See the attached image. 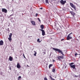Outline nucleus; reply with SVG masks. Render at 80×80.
Wrapping results in <instances>:
<instances>
[{"mask_svg":"<svg viewBox=\"0 0 80 80\" xmlns=\"http://www.w3.org/2000/svg\"><path fill=\"white\" fill-rule=\"evenodd\" d=\"M52 49L55 50V51H56V52H58V53H61L62 55L64 56V54H63V52L61 51L60 49L55 48H53Z\"/></svg>","mask_w":80,"mask_h":80,"instance_id":"nucleus-1","label":"nucleus"},{"mask_svg":"<svg viewBox=\"0 0 80 80\" xmlns=\"http://www.w3.org/2000/svg\"><path fill=\"white\" fill-rule=\"evenodd\" d=\"M71 34H72V32H71V33L69 34L68 36L67 37V40H69V39H72V37L70 36V35H71Z\"/></svg>","mask_w":80,"mask_h":80,"instance_id":"nucleus-2","label":"nucleus"},{"mask_svg":"<svg viewBox=\"0 0 80 80\" xmlns=\"http://www.w3.org/2000/svg\"><path fill=\"white\" fill-rule=\"evenodd\" d=\"M70 6H71V7L72 8H74V9L75 10H76L77 9H76V7H75V6L73 5V3L70 2Z\"/></svg>","mask_w":80,"mask_h":80,"instance_id":"nucleus-3","label":"nucleus"},{"mask_svg":"<svg viewBox=\"0 0 80 80\" xmlns=\"http://www.w3.org/2000/svg\"><path fill=\"white\" fill-rule=\"evenodd\" d=\"M73 62H72L70 64H69V65H70V66L71 68H72L75 69V66L74 65H73L74 64Z\"/></svg>","mask_w":80,"mask_h":80,"instance_id":"nucleus-4","label":"nucleus"},{"mask_svg":"<svg viewBox=\"0 0 80 80\" xmlns=\"http://www.w3.org/2000/svg\"><path fill=\"white\" fill-rule=\"evenodd\" d=\"M58 58L59 61H61V59H63V56H58Z\"/></svg>","mask_w":80,"mask_h":80,"instance_id":"nucleus-5","label":"nucleus"},{"mask_svg":"<svg viewBox=\"0 0 80 80\" xmlns=\"http://www.w3.org/2000/svg\"><path fill=\"white\" fill-rule=\"evenodd\" d=\"M60 3L62 5H64L65 3H67L66 1H63V0H61L60 1Z\"/></svg>","mask_w":80,"mask_h":80,"instance_id":"nucleus-6","label":"nucleus"},{"mask_svg":"<svg viewBox=\"0 0 80 80\" xmlns=\"http://www.w3.org/2000/svg\"><path fill=\"white\" fill-rule=\"evenodd\" d=\"M39 30L40 31H42V36H44L45 35V31L43 29H40Z\"/></svg>","mask_w":80,"mask_h":80,"instance_id":"nucleus-7","label":"nucleus"},{"mask_svg":"<svg viewBox=\"0 0 80 80\" xmlns=\"http://www.w3.org/2000/svg\"><path fill=\"white\" fill-rule=\"evenodd\" d=\"M12 33H11L9 35V38H8V40L9 41H11V40H12Z\"/></svg>","mask_w":80,"mask_h":80,"instance_id":"nucleus-8","label":"nucleus"},{"mask_svg":"<svg viewBox=\"0 0 80 80\" xmlns=\"http://www.w3.org/2000/svg\"><path fill=\"white\" fill-rule=\"evenodd\" d=\"M2 12H4V13H7V10L5 8H2Z\"/></svg>","mask_w":80,"mask_h":80,"instance_id":"nucleus-9","label":"nucleus"},{"mask_svg":"<svg viewBox=\"0 0 80 80\" xmlns=\"http://www.w3.org/2000/svg\"><path fill=\"white\" fill-rule=\"evenodd\" d=\"M70 13H71V15H73V17H75V13L73 12V11H70Z\"/></svg>","mask_w":80,"mask_h":80,"instance_id":"nucleus-10","label":"nucleus"},{"mask_svg":"<svg viewBox=\"0 0 80 80\" xmlns=\"http://www.w3.org/2000/svg\"><path fill=\"white\" fill-rule=\"evenodd\" d=\"M17 67L18 68V69L20 68H21V66H20V64H19L18 63H17Z\"/></svg>","mask_w":80,"mask_h":80,"instance_id":"nucleus-11","label":"nucleus"},{"mask_svg":"<svg viewBox=\"0 0 80 80\" xmlns=\"http://www.w3.org/2000/svg\"><path fill=\"white\" fill-rule=\"evenodd\" d=\"M31 22L32 25H35V21H33L32 20L31 21Z\"/></svg>","mask_w":80,"mask_h":80,"instance_id":"nucleus-12","label":"nucleus"},{"mask_svg":"<svg viewBox=\"0 0 80 80\" xmlns=\"http://www.w3.org/2000/svg\"><path fill=\"white\" fill-rule=\"evenodd\" d=\"M3 45V41L2 40H1L0 41V46L1 45Z\"/></svg>","mask_w":80,"mask_h":80,"instance_id":"nucleus-13","label":"nucleus"},{"mask_svg":"<svg viewBox=\"0 0 80 80\" xmlns=\"http://www.w3.org/2000/svg\"><path fill=\"white\" fill-rule=\"evenodd\" d=\"M12 59H13V58L11 56L9 57V60L10 61H12Z\"/></svg>","mask_w":80,"mask_h":80,"instance_id":"nucleus-14","label":"nucleus"},{"mask_svg":"<svg viewBox=\"0 0 80 80\" xmlns=\"http://www.w3.org/2000/svg\"><path fill=\"white\" fill-rule=\"evenodd\" d=\"M40 28H41V29H43L44 28V26L43 25H41Z\"/></svg>","mask_w":80,"mask_h":80,"instance_id":"nucleus-15","label":"nucleus"},{"mask_svg":"<svg viewBox=\"0 0 80 80\" xmlns=\"http://www.w3.org/2000/svg\"><path fill=\"white\" fill-rule=\"evenodd\" d=\"M49 77L51 80H55V79H54V78H52V76H49Z\"/></svg>","mask_w":80,"mask_h":80,"instance_id":"nucleus-16","label":"nucleus"},{"mask_svg":"<svg viewBox=\"0 0 80 80\" xmlns=\"http://www.w3.org/2000/svg\"><path fill=\"white\" fill-rule=\"evenodd\" d=\"M37 42H38V43H40L41 42L40 41V39L38 38L37 40Z\"/></svg>","mask_w":80,"mask_h":80,"instance_id":"nucleus-17","label":"nucleus"},{"mask_svg":"<svg viewBox=\"0 0 80 80\" xmlns=\"http://www.w3.org/2000/svg\"><path fill=\"white\" fill-rule=\"evenodd\" d=\"M52 66H53V65L52 64H50L49 66V68H50L51 67H52Z\"/></svg>","mask_w":80,"mask_h":80,"instance_id":"nucleus-18","label":"nucleus"},{"mask_svg":"<svg viewBox=\"0 0 80 80\" xmlns=\"http://www.w3.org/2000/svg\"><path fill=\"white\" fill-rule=\"evenodd\" d=\"M46 3H48V0H45Z\"/></svg>","mask_w":80,"mask_h":80,"instance_id":"nucleus-19","label":"nucleus"},{"mask_svg":"<svg viewBox=\"0 0 80 80\" xmlns=\"http://www.w3.org/2000/svg\"><path fill=\"white\" fill-rule=\"evenodd\" d=\"M34 52H35V53L34 54V55L36 56L37 54V52H35V51H34Z\"/></svg>","mask_w":80,"mask_h":80,"instance_id":"nucleus-20","label":"nucleus"},{"mask_svg":"<svg viewBox=\"0 0 80 80\" xmlns=\"http://www.w3.org/2000/svg\"><path fill=\"white\" fill-rule=\"evenodd\" d=\"M52 72H55V69H53L52 70Z\"/></svg>","mask_w":80,"mask_h":80,"instance_id":"nucleus-21","label":"nucleus"},{"mask_svg":"<svg viewBox=\"0 0 80 80\" xmlns=\"http://www.w3.org/2000/svg\"><path fill=\"white\" fill-rule=\"evenodd\" d=\"M22 78V77H21V76H19L18 77V80H20V78Z\"/></svg>","mask_w":80,"mask_h":80,"instance_id":"nucleus-22","label":"nucleus"},{"mask_svg":"<svg viewBox=\"0 0 80 80\" xmlns=\"http://www.w3.org/2000/svg\"><path fill=\"white\" fill-rule=\"evenodd\" d=\"M23 56L24 58H26V57H25V55H24V53L23 54Z\"/></svg>","mask_w":80,"mask_h":80,"instance_id":"nucleus-23","label":"nucleus"},{"mask_svg":"<svg viewBox=\"0 0 80 80\" xmlns=\"http://www.w3.org/2000/svg\"><path fill=\"white\" fill-rule=\"evenodd\" d=\"M38 20L39 22H41V20H40V18H38Z\"/></svg>","mask_w":80,"mask_h":80,"instance_id":"nucleus-24","label":"nucleus"},{"mask_svg":"<svg viewBox=\"0 0 80 80\" xmlns=\"http://www.w3.org/2000/svg\"><path fill=\"white\" fill-rule=\"evenodd\" d=\"M44 80H48L47 79V78L46 77H45V78H44Z\"/></svg>","mask_w":80,"mask_h":80,"instance_id":"nucleus-25","label":"nucleus"},{"mask_svg":"<svg viewBox=\"0 0 80 80\" xmlns=\"http://www.w3.org/2000/svg\"><path fill=\"white\" fill-rule=\"evenodd\" d=\"M78 54L77 53H76L75 54V57H77V55H78Z\"/></svg>","mask_w":80,"mask_h":80,"instance_id":"nucleus-26","label":"nucleus"},{"mask_svg":"<svg viewBox=\"0 0 80 80\" xmlns=\"http://www.w3.org/2000/svg\"><path fill=\"white\" fill-rule=\"evenodd\" d=\"M65 40L64 38H63L62 39H61V41H63V40Z\"/></svg>","mask_w":80,"mask_h":80,"instance_id":"nucleus-27","label":"nucleus"},{"mask_svg":"<svg viewBox=\"0 0 80 80\" xmlns=\"http://www.w3.org/2000/svg\"><path fill=\"white\" fill-rule=\"evenodd\" d=\"M36 17H37V16H38V14L37 13L36 14Z\"/></svg>","mask_w":80,"mask_h":80,"instance_id":"nucleus-28","label":"nucleus"},{"mask_svg":"<svg viewBox=\"0 0 80 80\" xmlns=\"http://www.w3.org/2000/svg\"><path fill=\"white\" fill-rule=\"evenodd\" d=\"M13 16V14H11V15H10V17H11V16Z\"/></svg>","mask_w":80,"mask_h":80,"instance_id":"nucleus-29","label":"nucleus"},{"mask_svg":"<svg viewBox=\"0 0 80 80\" xmlns=\"http://www.w3.org/2000/svg\"><path fill=\"white\" fill-rule=\"evenodd\" d=\"M52 61H53V62H55V60H52Z\"/></svg>","mask_w":80,"mask_h":80,"instance_id":"nucleus-30","label":"nucleus"},{"mask_svg":"<svg viewBox=\"0 0 80 80\" xmlns=\"http://www.w3.org/2000/svg\"><path fill=\"white\" fill-rule=\"evenodd\" d=\"M40 9H41V10H42V9H43V8H40Z\"/></svg>","mask_w":80,"mask_h":80,"instance_id":"nucleus-31","label":"nucleus"},{"mask_svg":"<svg viewBox=\"0 0 80 80\" xmlns=\"http://www.w3.org/2000/svg\"><path fill=\"white\" fill-rule=\"evenodd\" d=\"M75 77H77V75L74 76Z\"/></svg>","mask_w":80,"mask_h":80,"instance_id":"nucleus-32","label":"nucleus"},{"mask_svg":"<svg viewBox=\"0 0 80 80\" xmlns=\"http://www.w3.org/2000/svg\"><path fill=\"white\" fill-rule=\"evenodd\" d=\"M27 67H30V66H29L28 65H27Z\"/></svg>","mask_w":80,"mask_h":80,"instance_id":"nucleus-33","label":"nucleus"},{"mask_svg":"<svg viewBox=\"0 0 80 80\" xmlns=\"http://www.w3.org/2000/svg\"><path fill=\"white\" fill-rule=\"evenodd\" d=\"M9 70H12V69H11V68H9Z\"/></svg>","mask_w":80,"mask_h":80,"instance_id":"nucleus-34","label":"nucleus"},{"mask_svg":"<svg viewBox=\"0 0 80 80\" xmlns=\"http://www.w3.org/2000/svg\"><path fill=\"white\" fill-rule=\"evenodd\" d=\"M78 55H80V54H78Z\"/></svg>","mask_w":80,"mask_h":80,"instance_id":"nucleus-35","label":"nucleus"},{"mask_svg":"<svg viewBox=\"0 0 80 80\" xmlns=\"http://www.w3.org/2000/svg\"><path fill=\"white\" fill-rule=\"evenodd\" d=\"M71 35H70V37H71Z\"/></svg>","mask_w":80,"mask_h":80,"instance_id":"nucleus-36","label":"nucleus"}]
</instances>
